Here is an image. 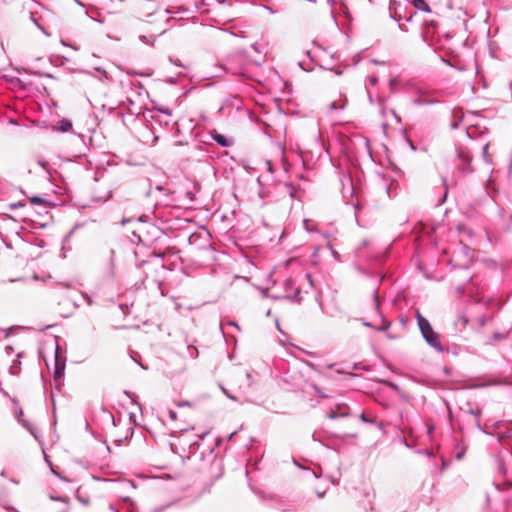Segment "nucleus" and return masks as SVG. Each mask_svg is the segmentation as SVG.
I'll use <instances>...</instances> for the list:
<instances>
[{"instance_id": "obj_1", "label": "nucleus", "mask_w": 512, "mask_h": 512, "mask_svg": "<svg viewBox=\"0 0 512 512\" xmlns=\"http://www.w3.org/2000/svg\"><path fill=\"white\" fill-rule=\"evenodd\" d=\"M416 319L425 341L436 351L442 353L444 351V347L440 341V336L433 330L430 322L419 311L416 312Z\"/></svg>"}, {"instance_id": "obj_2", "label": "nucleus", "mask_w": 512, "mask_h": 512, "mask_svg": "<svg viewBox=\"0 0 512 512\" xmlns=\"http://www.w3.org/2000/svg\"><path fill=\"white\" fill-rule=\"evenodd\" d=\"M10 399L14 404L13 415H14L15 419L17 420V422L19 424H21L25 429H27L37 441L41 442L39 439V436H38L37 429L29 421H27L24 418V413H23L22 408L19 405L18 400L16 398H10Z\"/></svg>"}, {"instance_id": "obj_3", "label": "nucleus", "mask_w": 512, "mask_h": 512, "mask_svg": "<svg viewBox=\"0 0 512 512\" xmlns=\"http://www.w3.org/2000/svg\"><path fill=\"white\" fill-rule=\"evenodd\" d=\"M284 295L276 297L277 299H288L294 303L302 301V292L299 286L296 285L295 280L287 279L284 282Z\"/></svg>"}, {"instance_id": "obj_4", "label": "nucleus", "mask_w": 512, "mask_h": 512, "mask_svg": "<svg viewBox=\"0 0 512 512\" xmlns=\"http://www.w3.org/2000/svg\"><path fill=\"white\" fill-rule=\"evenodd\" d=\"M457 156H458L459 160L461 161V163L458 165V168L461 170V172L464 174L472 173L473 172V169L471 167L472 156H471L470 152L466 148L458 147L457 148Z\"/></svg>"}, {"instance_id": "obj_5", "label": "nucleus", "mask_w": 512, "mask_h": 512, "mask_svg": "<svg viewBox=\"0 0 512 512\" xmlns=\"http://www.w3.org/2000/svg\"><path fill=\"white\" fill-rule=\"evenodd\" d=\"M349 416V407L345 403H339L327 412V418L334 420L337 418H345Z\"/></svg>"}, {"instance_id": "obj_6", "label": "nucleus", "mask_w": 512, "mask_h": 512, "mask_svg": "<svg viewBox=\"0 0 512 512\" xmlns=\"http://www.w3.org/2000/svg\"><path fill=\"white\" fill-rule=\"evenodd\" d=\"M211 138L221 147H230L234 144L233 139L218 133L216 130L211 131Z\"/></svg>"}, {"instance_id": "obj_7", "label": "nucleus", "mask_w": 512, "mask_h": 512, "mask_svg": "<svg viewBox=\"0 0 512 512\" xmlns=\"http://www.w3.org/2000/svg\"><path fill=\"white\" fill-rule=\"evenodd\" d=\"M59 346L56 345L54 377L59 378L64 374L65 360H61L58 354Z\"/></svg>"}, {"instance_id": "obj_8", "label": "nucleus", "mask_w": 512, "mask_h": 512, "mask_svg": "<svg viewBox=\"0 0 512 512\" xmlns=\"http://www.w3.org/2000/svg\"><path fill=\"white\" fill-rule=\"evenodd\" d=\"M414 105L422 106V105H432L438 103V100L431 99L425 96H420L412 100Z\"/></svg>"}, {"instance_id": "obj_9", "label": "nucleus", "mask_w": 512, "mask_h": 512, "mask_svg": "<svg viewBox=\"0 0 512 512\" xmlns=\"http://www.w3.org/2000/svg\"><path fill=\"white\" fill-rule=\"evenodd\" d=\"M411 4L416 8L417 10L423 11V12H431L430 6L427 4L425 0H412Z\"/></svg>"}, {"instance_id": "obj_10", "label": "nucleus", "mask_w": 512, "mask_h": 512, "mask_svg": "<svg viewBox=\"0 0 512 512\" xmlns=\"http://www.w3.org/2000/svg\"><path fill=\"white\" fill-rule=\"evenodd\" d=\"M59 130L62 132H68L72 129V123L67 119H62L59 121Z\"/></svg>"}, {"instance_id": "obj_11", "label": "nucleus", "mask_w": 512, "mask_h": 512, "mask_svg": "<svg viewBox=\"0 0 512 512\" xmlns=\"http://www.w3.org/2000/svg\"><path fill=\"white\" fill-rule=\"evenodd\" d=\"M346 107V98L341 100V103L338 104L336 101H333L329 105L330 110H343Z\"/></svg>"}, {"instance_id": "obj_12", "label": "nucleus", "mask_w": 512, "mask_h": 512, "mask_svg": "<svg viewBox=\"0 0 512 512\" xmlns=\"http://www.w3.org/2000/svg\"><path fill=\"white\" fill-rule=\"evenodd\" d=\"M20 365H21L20 361L14 360L12 365L10 366L9 372L12 375H18L20 373V370H21V366Z\"/></svg>"}, {"instance_id": "obj_13", "label": "nucleus", "mask_w": 512, "mask_h": 512, "mask_svg": "<svg viewBox=\"0 0 512 512\" xmlns=\"http://www.w3.org/2000/svg\"><path fill=\"white\" fill-rule=\"evenodd\" d=\"M469 412L476 417V426H477V428L480 431L485 432L483 430V428L481 427V424H480L481 410L480 409H476V410L470 409Z\"/></svg>"}, {"instance_id": "obj_14", "label": "nucleus", "mask_w": 512, "mask_h": 512, "mask_svg": "<svg viewBox=\"0 0 512 512\" xmlns=\"http://www.w3.org/2000/svg\"><path fill=\"white\" fill-rule=\"evenodd\" d=\"M495 486H496V488L498 490H502V489L503 490H508V489H510L512 487V482L511 481L505 482L504 483V487H501V484H499V483H496Z\"/></svg>"}, {"instance_id": "obj_15", "label": "nucleus", "mask_w": 512, "mask_h": 512, "mask_svg": "<svg viewBox=\"0 0 512 512\" xmlns=\"http://www.w3.org/2000/svg\"><path fill=\"white\" fill-rule=\"evenodd\" d=\"M391 17L397 22H400L404 18L402 14H400L397 10H395L394 12L391 11Z\"/></svg>"}, {"instance_id": "obj_16", "label": "nucleus", "mask_w": 512, "mask_h": 512, "mask_svg": "<svg viewBox=\"0 0 512 512\" xmlns=\"http://www.w3.org/2000/svg\"><path fill=\"white\" fill-rule=\"evenodd\" d=\"M373 301H374V309L379 312V309H380V304H379V301H378V296H377V293L374 294L373 296Z\"/></svg>"}, {"instance_id": "obj_17", "label": "nucleus", "mask_w": 512, "mask_h": 512, "mask_svg": "<svg viewBox=\"0 0 512 512\" xmlns=\"http://www.w3.org/2000/svg\"><path fill=\"white\" fill-rule=\"evenodd\" d=\"M359 417H360V420L364 423H374V420L367 418L364 413H361Z\"/></svg>"}, {"instance_id": "obj_18", "label": "nucleus", "mask_w": 512, "mask_h": 512, "mask_svg": "<svg viewBox=\"0 0 512 512\" xmlns=\"http://www.w3.org/2000/svg\"><path fill=\"white\" fill-rule=\"evenodd\" d=\"M367 80H368L369 84L372 85V86L376 85L377 82H378V78L376 76H374V75L369 76L367 78Z\"/></svg>"}, {"instance_id": "obj_19", "label": "nucleus", "mask_w": 512, "mask_h": 512, "mask_svg": "<svg viewBox=\"0 0 512 512\" xmlns=\"http://www.w3.org/2000/svg\"><path fill=\"white\" fill-rule=\"evenodd\" d=\"M37 163L44 169V170H47V165H48V162L42 158H39L37 160Z\"/></svg>"}, {"instance_id": "obj_20", "label": "nucleus", "mask_w": 512, "mask_h": 512, "mask_svg": "<svg viewBox=\"0 0 512 512\" xmlns=\"http://www.w3.org/2000/svg\"><path fill=\"white\" fill-rule=\"evenodd\" d=\"M30 202L33 204H41L43 203V199L41 197L34 196L30 199Z\"/></svg>"}, {"instance_id": "obj_21", "label": "nucleus", "mask_w": 512, "mask_h": 512, "mask_svg": "<svg viewBox=\"0 0 512 512\" xmlns=\"http://www.w3.org/2000/svg\"><path fill=\"white\" fill-rule=\"evenodd\" d=\"M223 393L226 395V397H228L229 399L231 400H234L236 401L237 398L235 396H233L232 394H230V392H228L224 387H221Z\"/></svg>"}, {"instance_id": "obj_22", "label": "nucleus", "mask_w": 512, "mask_h": 512, "mask_svg": "<svg viewBox=\"0 0 512 512\" xmlns=\"http://www.w3.org/2000/svg\"><path fill=\"white\" fill-rule=\"evenodd\" d=\"M246 378L248 380V386H252V384H253V374L251 372H246Z\"/></svg>"}, {"instance_id": "obj_23", "label": "nucleus", "mask_w": 512, "mask_h": 512, "mask_svg": "<svg viewBox=\"0 0 512 512\" xmlns=\"http://www.w3.org/2000/svg\"><path fill=\"white\" fill-rule=\"evenodd\" d=\"M488 148H489V145H488V144H485V145L482 147L483 156H484V158H485V161H487V162H488V158H487Z\"/></svg>"}, {"instance_id": "obj_24", "label": "nucleus", "mask_w": 512, "mask_h": 512, "mask_svg": "<svg viewBox=\"0 0 512 512\" xmlns=\"http://www.w3.org/2000/svg\"><path fill=\"white\" fill-rule=\"evenodd\" d=\"M82 296H83V298L86 300V303H87L89 306H91V305H92V303H93V301H92L91 297H90L89 295H87V294H83Z\"/></svg>"}, {"instance_id": "obj_25", "label": "nucleus", "mask_w": 512, "mask_h": 512, "mask_svg": "<svg viewBox=\"0 0 512 512\" xmlns=\"http://www.w3.org/2000/svg\"><path fill=\"white\" fill-rule=\"evenodd\" d=\"M389 327H390V322H387L386 324H384L382 326L376 327V329L382 331V330H387Z\"/></svg>"}, {"instance_id": "obj_26", "label": "nucleus", "mask_w": 512, "mask_h": 512, "mask_svg": "<svg viewBox=\"0 0 512 512\" xmlns=\"http://www.w3.org/2000/svg\"><path fill=\"white\" fill-rule=\"evenodd\" d=\"M228 325L233 326V327H236L238 330H240V328H239L238 324H237L236 322H234V321H229V322H228Z\"/></svg>"}, {"instance_id": "obj_27", "label": "nucleus", "mask_w": 512, "mask_h": 512, "mask_svg": "<svg viewBox=\"0 0 512 512\" xmlns=\"http://www.w3.org/2000/svg\"><path fill=\"white\" fill-rule=\"evenodd\" d=\"M399 28H400L402 31H405V32H406V31H408V28H407V26H406L405 24H401V23H399Z\"/></svg>"}, {"instance_id": "obj_28", "label": "nucleus", "mask_w": 512, "mask_h": 512, "mask_svg": "<svg viewBox=\"0 0 512 512\" xmlns=\"http://www.w3.org/2000/svg\"><path fill=\"white\" fill-rule=\"evenodd\" d=\"M195 149H196L197 151H199V152H203V151H204V149H203L202 145H200V144L196 145V146H195Z\"/></svg>"}, {"instance_id": "obj_29", "label": "nucleus", "mask_w": 512, "mask_h": 512, "mask_svg": "<svg viewBox=\"0 0 512 512\" xmlns=\"http://www.w3.org/2000/svg\"><path fill=\"white\" fill-rule=\"evenodd\" d=\"M169 416L172 419H176V412L175 411H169Z\"/></svg>"}, {"instance_id": "obj_30", "label": "nucleus", "mask_w": 512, "mask_h": 512, "mask_svg": "<svg viewBox=\"0 0 512 512\" xmlns=\"http://www.w3.org/2000/svg\"><path fill=\"white\" fill-rule=\"evenodd\" d=\"M204 6V2L201 1L199 4H196V10H200Z\"/></svg>"}, {"instance_id": "obj_31", "label": "nucleus", "mask_w": 512, "mask_h": 512, "mask_svg": "<svg viewBox=\"0 0 512 512\" xmlns=\"http://www.w3.org/2000/svg\"><path fill=\"white\" fill-rule=\"evenodd\" d=\"M314 388H315L316 392H317L320 396L326 397V396L322 393V391H321L317 386H315Z\"/></svg>"}, {"instance_id": "obj_32", "label": "nucleus", "mask_w": 512, "mask_h": 512, "mask_svg": "<svg viewBox=\"0 0 512 512\" xmlns=\"http://www.w3.org/2000/svg\"><path fill=\"white\" fill-rule=\"evenodd\" d=\"M414 14H416V12H413L409 16L405 17L406 21H411Z\"/></svg>"}, {"instance_id": "obj_33", "label": "nucleus", "mask_w": 512, "mask_h": 512, "mask_svg": "<svg viewBox=\"0 0 512 512\" xmlns=\"http://www.w3.org/2000/svg\"><path fill=\"white\" fill-rule=\"evenodd\" d=\"M109 198H111V191H108L107 195L105 197H103L102 199L104 201L108 200Z\"/></svg>"}, {"instance_id": "obj_34", "label": "nucleus", "mask_w": 512, "mask_h": 512, "mask_svg": "<svg viewBox=\"0 0 512 512\" xmlns=\"http://www.w3.org/2000/svg\"><path fill=\"white\" fill-rule=\"evenodd\" d=\"M390 113L400 122V119L398 118L396 112L393 109L390 110Z\"/></svg>"}, {"instance_id": "obj_35", "label": "nucleus", "mask_w": 512, "mask_h": 512, "mask_svg": "<svg viewBox=\"0 0 512 512\" xmlns=\"http://www.w3.org/2000/svg\"><path fill=\"white\" fill-rule=\"evenodd\" d=\"M9 123L12 125H18V122L15 119L10 118Z\"/></svg>"}, {"instance_id": "obj_36", "label": "nucleus", "mask_w": 512, "mask_h": 512, "mask_svg": "<svg viewBox=\"0 0 512 512\" xmlns=\"http://www.w3.org/2000/svg\"><path fill=\"white\" fill-rule=\"evenodd\" d=\"M220 69L222 70L223 73H227L229 71V69L225 66H220Z\"/></svg>"}, {"instance_id": "obj_37", "label": "nucleus", "mask_w": 512, "mask_h": 512, "mask_svg": "<svg viewBox=\"0 0 512 512\" xmlns=\"http://www.w3.org/2000/svg\"><path fill=\"white\" fill-rule=\"evenodd\" d=\"M367 93H368V98H369L370 103H373V98H372V96H371L370 91H369V90H367Z\"/></svg>"}, {"instance_id": "obj_38", "label": "nucleus", "mask_w": 512, "mask_h": 512, "mask_svg": "<svg viewBox=\"0 0 512 512\" xmlns=\"http://www.w3.org/2000/svg\"><path fill=\"white\" fill-rule=\"evenodd\" d=\"M156 190H158V191H164L165 189H164V187H163V186L158 185V186H156Z\"/></svg>"}, {"instance_id": "obj_39", "label": "nucleus", "mask_w": 512, "mask_h": 512, "mask_svg": "<svg viewBox=\"0 0 512 512\" xmlns=\"http://www.w3.org/2000/svg\"><path fill=\"white\" fill-rule=\"evenodd\" d=\"M187 196L189 197L190 200L194 199L193 194L191 192H187Z\"/></svg>"}, {"instance_id": "obj_40", "label": "nucleus", "mask_w": 512, "mask_h": 512, "mask_svg": "<svg viewBox=\"0 0 512 512\" xmlns=\"http://www.w3.org/2000/svg\"><path fill=\"white\" fill-rule=\"evenodd\" d=\"M252 48H253L255 51H259V50H258V45H257L256 43L252 45Z\"/></svg>"}, {"instance_id": "obj_41", "label": "nucleus", "mask_w": 512, "mask_h": 512, "mask_svg": "<svg viewBox=\"0 0 512 512\" xmlns=\"http://www.w3.org/2000/svg\"><path fill=\"white\" fill-rule=\"evenodd\" d=\"M499 469H500V471H501V472L505 473V470H504L503 464H500Z\"/></svg>"}, {"instance_id": "obj_42", "label": "nucleus", "mask_w": 512, "mask_h": 512, "mask_svg": "<svg viewBox=\"0 0 512 512\" xmlns=\"http://www.w3.org/2000/svg\"><path fill=\"white\" fill-rule=\"evenodd\" d=\"M52 499H53V500H58V501H64V499H63V498H61V497H56V498L52 497Z\"/></svg>"}, {"instance_id": "obj_43", "label": "nucleus", "mask_w": 512, "mask_h": 512, "mask_svg": "<svg viewBox=\"0 0 512 512\" xmlns=\"http://www.w3.org/2000/svg\"><path fill=\"white\" fill-rule=\"evenodd\" d=\"M140 39H141L143 42H146V41H147V37H146V36H140Z\"/></svg>"}, {"instance_id": "obj_44", "label": "nucleus", "mask_w": 512, "mask_h": 512, "mask_svg": "<svg viewBox=\"0 0 512 512\" xmlns=\"http://www.w3.org/2000/svg\"><path fill=\"white\" fill-rule=\"evenodd\" d=\"M306 278L309 280L310 283H312L311 276L309 274L306 275Z\"/></svg>"}, {"instance_id": "obj_45", "label": "nucleus", "mask_w": 512, "mask_h": 512, "mask_svg": "<svg viewBox=\"0 0 512 512\" xmlns=\"http://www.w3.org/2000/svg\"><path fill=\"white\" fill-rule=\"evenodd\" d=\"M109 509H110V510H112V511H114V512H116V510H115V508H114V506H113V505H110V506H109Z\"/></svg>"}, {"instance_id": "obj_46", "label": "nucleus", "mask_w": 512, "mask_h": 512, "mask_svg": "<svg viewBox=\"0 0 512 512\" xmlns=\"http://www.w3.org/2000/svg\"><path fill=\"white\" fill-rule=\"evenodd\" d=\"M188 405V402H182L179 404V406Z\"/></svg>"}, {"instance_id": "obj_47", "label": "nucleus", "mask_w": 512, "mask_h": 512, "mask_svg": "<svg viewBox=\"0 0 512 512\" xmlns=\"http://www.w3.org/2000/svg\"><path fill=\"white\" fill-rule=\"evenodd\" d=\"M218 3L223 4L225 0H216Z\"/></svg>"}, {"instance_id": "obj_48", "label": "nucleus", "mask_w": 512, "mask_h": 512, "mask_svg": "<svg viewBox=\"0 0 512 512\" xmlns=\"http://www.w3.org/2000/svg\"><path fill=\"white\" fill-rule=\"evenodd\" d=\"M395 80L394 79H391L390 80V86H392L394 84Z\"/></svg>"}, {"instance_id": "obj_49", "label": "nucleus", "mask_w": 512, "mask_h": 512, "mask_svg": "<svg viewBox=\"0 0 512 512\" xmlns=\"http://www.w3.org/2000/svg\"><path fill=\"white\" fill-rule=\"evenodd\" d=\"M363 324H364L365 326H371V324H370V323H368V322H363Z\"/></svg>"}, {"instance_id": "obj_50", "label": "nucleus", "mask_w": 512, "mask_h": 512, "mask_svg": "<svg viewBox=\"0 0 512 512\" xmlns=\"http://www.w3.org/2000/svg\"><path fill=\"white\" fill-rule=\"evenodd\" d=\"M205 435H206V433H203L201 436H199V439L204 438V437H205Z\"/></svg>"}, {"instance_id": "obj_51", "label": "nucleus", "mask_w": 512, "mask_h": 512, "mask_svg": "<svg viewBox=\"0 0 512 512\" xmlns=\"http://www.w3.org/2000/svg\"><path fill=\"white\" fill-rule=\"evenodd\" d=\"M445 195H447V192L445 193ZM445 198H446V196H444V197L442 198L441 203H443V202L445 201Z\"/></svg>"}, {"instance_id": "obj_52", "label": "nucleus", "mask_w": 512, "mask_h": 512, "mask_svg": "<svg viewBox=\"0 0 512 512\" xmlns=\"http://www.w3.org/2000/svg\"><path fill=\"white\" fill-rule=\"evenodd\" d=\"M332 3H333V1H332V0H327V4H329V5H330V4H332Z\"/></svg>"}, {"instance_id": "obj_53", "label": "nucleus", "mask_w": 512, "mask_h": 512, "mask_svg": "<svg viewBox=\"0 0 512 512\" xmlns=\"http://www.w3.org/2000/svg\"><path fill=\"white\" fill-rule=\"evenodd\" d=\"M331 58H333V59L336 58V54H332Z\"/></svg>"}, {"instance_id": "obj_54", "label": "nucleus", "mask_w": 512, "mask_h": 512, "mask_svg": "<svg viewBox=\"0 0 512 512\" xmlns=\"http://www.w3.org/2000/svg\"><path fill=\"white\" fill-rule=\"evenodd\" d=\"M1 476H5V471L4 470L1 472Z\"/></svg>"}, {"instance_id": "obj_55", "label": "nucleus", "mask_w": 512, "mask_h": 512, "mask_svg": "<svg viewBox=\"0 0 512 512\" xmlns=\"http://www.w3.org/2000/svg\"><path fill=\"white\" fill-rule=\"evenodd\" d=\"M131 512H134V510L132 509Z\"/></svg>"}]
</instances>
